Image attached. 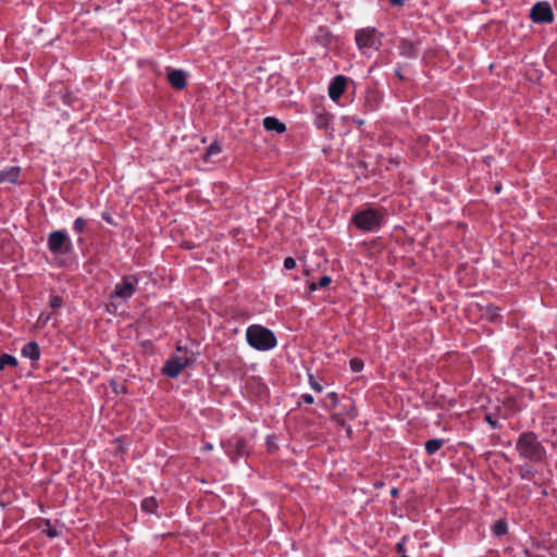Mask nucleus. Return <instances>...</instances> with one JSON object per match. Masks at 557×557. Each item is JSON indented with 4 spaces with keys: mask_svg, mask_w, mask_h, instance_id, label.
<instances>
[{
    "mask_svg": "<svg viewBox=\"0 0 557 557\" xmlns=\"http://www.w3.org/2000/svg\"><path fill=\"white\" fill-rule=\"evenodd\" d=\"M20 174H21L20 166H9L7 169H3L0 171V184H2V183L16 184V183H18Z\"/></svg>",
    "mask_w": 557,
    "mask_h": 557,
    "instance_id": "nucleus-13",
    "label": "nucleus"
},
{
    "mask_svg": "<svg viewBox=\"0 0 557 557\" xmlns=\"http://www.w3.org/2000/svg\"><path fill=\"white\" fill-rule=\"evenodd\" d=\"M221 151V146L219 143L213 141L206 151V158H210L213 154H218Z\"/></svg>",
    "mask_w": 557,
    "mask_h": 557,
    "instance_id": "nucleus-23",
    "label": "nucleus"
},
{
    "mask_svg": "<svg viewBox=\"0 0 557 557\" xmlns=\"http://www.w3.org/2000/svg\"><path fill=\"white\" fill-rule=\"evenodd\" d=\"M137 283L138 278L134 275L123 277L122 282L115 285L111 298L129 299L136 292Z\"/></svg>",
    "mask_w": 557,
    "mask_h": 557,
    "instance_id": "nucleus-7",
    "label": "nucleus"
},
{
    "mask_svg": "<svg viewBox=\"0 0 557 557\" xmlns=\"http://www.w3.org/2000/svg\"><path fill=\"white\" fill-rule=\"evenodd\" d=\"M141 509L147 513H157L158 500L152 496L144 498Z\"/></svg>",
    "mask_w": 557,
    "mask_h": 557,
    "instance_id": "nucleus-17",
    "label": "nucleus"
},
{
    "mask_svg": "<svg viewBox=\"0 0 557 557\" xmlns=\"http://www.w3.org/2000/svg\"><path fill=\"white\" fill-rule=\"evenodd\" d=\"M7 366L16 367L17 359L9 354H2L0 356V371H2Z\"/></svg>",
    "mask_w": 557,
    "mask_h": 557,
    "instance_id": "nucleus-18",
    "label": "nucleus"
},
{
    "mask_svg": "<svg viewBox=\"0 0 557 557\" xmlns=\"http://www.w3.org/2000/svg\"><path fill=\"white\" fill-rule=\"evenodd\" d=\"M101 216H102V219H103L107 223L112 224V225H113V224H115V223H114V221H113V219H112V216H111V214H110L109 212H103V213L101 214Z\"/></svg>",
    "mask_w": 557,
    "mask_h": 557,
    "instance_id": "nucleus-33",
    "label": "nucleus"
},
{
    "mask_svg": "<svg viewBox=\"0 0 557 557\" xmlns=\"http://www.w3.org/2000/svg\"><path fill=\"white\" fill-rule=\"evenodd\" d=\"M168 81L175 89H184L186 87V74L183 70H171L168 73Z\"/></svg>",
    "mask_w": 557,
    "mask_h": 557,
    "instance_id": "nucleus-11",
    "label": "nucleus"
},
{
    "mask_svg": "<svg viewBox=\"0 0 557 557\" xmlns=\"http://www.w3.org/2000/svg\"><path fill=\"white\" fill-rule=\"evenodd\" d=\"M50 320V314L49 313H41L38 318V323L45 325L48 323V321Z\"/></svg>",
    "mask_w": 557,
    "mask_h": 557,
    "instance_id": "nucleus-30",
    "label": "nucleus"
},
{
    "mask_svg": "<svg viewBox=\"0 0 557 557\" xmlns=\"http://www.w3.org/2000/svg\"><path fill=\"white\" fill-rule=\"evenodd\" d=\"M329 397L332 400V405L335 407L337 405V403H338L337 394L332 392V393L329 394Z\"/></svg>",
    "mask_w": 557,
    "mask_h": 557,
    "instance_id": "nucleus-35",
    "label": "nucleus"
},
{
    "mask_svg": "<svg viewBox=\"0 0 557 557\" xmlns=\"http://www.w3.org/2000/svg\"><path fill=\"white\" fill-rule=\"evenodd\" d=\"M301 399H302V401H304L305 404H308V405H311V404H313V401H314L313 396H312V395H310V394H304V395L301 396Z\"/></svg>",
    "mask_w": 557,
    "mask_h": 557,
    "instance_id": "nucleus-31",
    "label": "nucleus"
},
{
    "mask_svg": "<svg viewBox=\"0 0 557 557\" xmlns=\"http://www.w3.org/2000/svg\"><path fill=\"white\" fill-rule=\"evenodd\" d=\"M391 493H392V495L396 496L398 494V491H397V488H393Z\"/></svg>",
    "mask_w": 557,
    "mask_h": 557,
    "instance_id": "nucleus-38",
    "label": "nucleus"
},
{
    "mask_svg": "<svg viewBox=\"0 0 557 557\" xmlns=\"http://www.w3.org/2000/svg\"><path fill=\"white\" fill-rule=\"evenodd\" d=\"M492 530H493L494 535L503 536L507 533L508 527H507V523L505 520H497L493 524Z\"/></svg>",
    "mask_w": 557,
    "mask_h": 557,
    "instance_id": "nucleus-20",
    "label": "nucleus"
},
{
    "mask_svg": "<svg viewBox=\"0 0 557 557\" xmlns=\"http://www.w3.org/2000/svg\"><path fill=\"white\" fill-rule=\"evenodd\" d=\"M296 267V261L294 258L292 257H287L285 258L284 260V268L287 269V270H292Z\"/></svg>",
    "mask_w": 557,
    "mask_h": 557,
    "instance_id": "nucleus-29",
    "label": "nucleus"
},
{
    "mask_svg": "<svg viewBox=\"0 0 557 557\" xmlns=\"http://www.w3.org/2000/svg\"><path fill=\"white\" fill-rule=\"evenodd\" d=\"M191 362H194L191 357L173 356L164 363L162 373L168 377H176Z\"/></svg>",
    "mask_w": 557,
    "mask_h": 557,
    "instance_id": "nucleus-8",
    "label": "nucleus"
},
{
    "mask_svg": "<svg viewBox=\"0 0 557 557\" xmlns=\"http://www.w3.org/2000/svg\"><path fill=\"white\" fill-rule=\"evenodd\" d=\"M485 421H486V422L491 425V428H492V429H494V430H497V429H500V428H502L500 423H499L497 420L493 419V417H492L491 414H486V416H485Z\"/></svg>",
    "mask_w": 557,
    "mask_h": 557,
    "instance_id": "nucleus-27",
    "label": "nucleus"
},
{
    "mask_svg": "<svg viewBox=\"0 0 557 557\" xmlns=\"http://www.w3.org/2000/svg\"><path fill=\"white\" fill-rule=\"evenodd\" d=\"M22 356L33 361L40 359V348L37 342H29L22 348Z\"/></svg>",
    "mask_w": 557,
    "mask_h": 557,
    "instance_id": "nucleus-14",
    "label": "nucleus"
},
{
    "mask_svg": "<svg viewBox=\"0 0 557 557\" xmlns=\"http://www.w3.org/2000/svg\"><path fill=\"white\" fill-rule=\"evenodd\" d=\"M355 40L360 50H379L382 45V34L374 27H366L356 32Z\"/></svg>",
    "mask_w": 557,
    "mask_h": 557,
    "instance_id": "nucleus-4",
    "label": "nucleus"
},
{
    "mask_svg": "<svg viewBox=\"0 0 557 557\" xmlns=\"http://www.w3.org/2000/svg\"><path fill=\"white\" fill-rule=\"evenodd\" d=\"M348 78L344 75H336L329 85V96L333 101H338L346 90Z\"/></svg>",
    "mask_w": 557,
    "mask_h": 557,
    "instance_id": "nucleus-10",
    "label": "nucleus"
},
{
    "mask_svg": "<svg viewBox=\"0 0 557 557\" xmlns=\"http://www.w3.org/2000/svg\"><path fill=\"white\" fill-rule=\"evenodd\" d=\"M205 449H208V450L212 449V445L211 444H206L205 445Z\"/></svg>",
    "mask_w": 557,
    "mask_h": 557,
    "instance_id": "nucleus-37",
    "label": "nucleus"
},
{
    "mask_svg": "<svg viewBox=\"0 0 557 557\" xmlns=\"http://www.w3.org/2000/svg\"><path fill=\"white\" fill-rule=\"evenodd\" d=\"M49 306L52 310H57L63 306V299L59 295H52L50 297Z\"/></svg>",
    "mask_w": 557,
    "mask_h": 557,
    "instance_id": "nucleus-21",
    "label": "nucleus"
},
{
    "mask_svg": "<svg viewBox=\"0 0 557 557\" xmlns=\"http://www.w3.org/2000/svg\"><path fill=\"white\" fill-rule=\"evenodd\" d=\"M332 280L329 275L322 276L319 282H311L309 284V290L314 292L318 288H324L331 284Z\"/></svg>",
    "mask_w": 557,
    "mask_h": 557,
    "instance_id": "nucleus-19",
    "label": "nucleus"
},
{
    "mask_svg": "<svg viewBox=\"0 0 557 557\" xmlns=\"http://www.w3.org/2000/svg\"><path fill=\"white\" fill-rule=\"evenodd\" d=\"M520 476L523 480H531L534 476V471L529 468L521 469Z\"/></svg>",
    "mask_w": 557,
    "mask_h": 557,
    "instance_id": "nucleus-28",
    "label": "nucleus"
},
{
    "mask_svg": "<svg viewBox=\"0 0 557 557\" xmlns=\"http://www.w3.org/2000/svg\"><path fill=\"white\" fill-rule=\"evenodd\" d=\"M177 351H183V348L181 346L177 347Z\"/></svg>",
    "mask_w": 557,
    "mask_h": 557,
    "instance_id": "nucleus-39",
    "label": "nucleus"
},
{
    "mask_svg": "<svg viewBox=\"0 0 557 557\" xmlns=\"http://www.w3.org/2000/svg\"><path fill=\"white\" fill-rule=\"evenodd\" d=\"M327 124V120L326 117H324L323 115H320L317 120V125L320 127V128H323L325 127Z\"/></svg>",
    "mask_w": 557,
    "mask_h": 557,
    "instance_id": "nucleus-32",
    "label": "nucleus"
},
{
    "mask_svg": "<svg viewBox=\"0 0 557 557\" xmlns=\"http://www.w3.org/2000/svg\"><path fill=\"white\" fill-rule=\"evenodd\" d=\"M349 366L352 372H360L363 369V361L359 358H352L349 361Z\"/></svg>",
    "mask_w": 557,
    "mask_h": 557,
    "instance_id": "nucleus-22",
    "label": "nucleus"
},
{
    "mask_svg": "<svg viewBox=\"0 0 557 557\" xmlns=\"http://www.w3.org/2000/svg\"><path fill=\"white\" fill-rule=\"evenodd\" d=\"M222 445L232 462H236L240 457L248 455V444L242 437H233Z\"/></svg>",
    "mask_w": 557,
    "mask_h": 557,
    "instance_id": "nucleus-6",
    "label": "nucleus"
},
{
    "mask_svg": "<svg viewBox=\"0 0 557 557\" xmlns=\"http://www.w3.org/2000/svg\"><path fill=\"white\" fill-rule=\"evenodd\" d=\"M309 384L311 386V388L318 393H321L322 392V385L315 380L314 375L313 374H309Z\"/></svg>",
    "mask_w": 557,
    "mask_h": 557,
    "instance_id": "nucleus-26",
    "label": "nucleus"
},
{
    "mask_svg": "<svg viewBox=\"0 0 557 557\" xmlns=\"http://www.w3.org/2000/svg\"><path fill=\"white\" fill-rule=\"evenodd\" d=\"M400 55L413 59L419 54L418 44L408 39H401L399 45Z\"/></svg>",
    "mask_w": 557,
    "mask_h": 557,
    "instance_id": "nucleus-12",
    "label": "nucleus"
},
{
    "mask_svg": "<svg viewBox=\"0 0 557 557\" xmlns=\"http://www.w3.org/2000/svg\"><path fill=\"white\" fill-rule=\"evenodd\" d=\"M86 224H87L86 220L79 216V218L75 219V221L73 223V230L76 233H82L85 230Z\"/></svg>",
    "mask_w": 557,
    "mask_h": 557,
    "instance_id": "nucleus-25",
    "label": "nucleus"
},
{
    "mask_svg": "<svg viewBox=\"0 0 557 557\" xmlns=\"http://www.w3.org/2000/svg\"><path fill=\"white\" fill-rule=\"evenodd\" d=\"M395 74H396V76H397L399 79H404V78H405V77H404V75H403V73H401V70H400V69L395 70Z\"/></svg>",
    "mask_w": 557,
    "mask_h": 557,
    "instance_id": "nucleus-36",
    "label": "nucleus"
},
{
    "mask_svg": "<svg viewBox=\"0 0 557 557\" xmlns=\"http://www.w3.org/2000/svg\"><path fill=\"white\" fill-rule=\"evenodd\" d=\"M487 312L491 313V320H494L496 317H498L497 309L493 306L487 307Z\"/></svg>",
    "mask_w": 557,
    "mask_h": 557,
    "instance_id": "nucleus-34",
    "label": "nucleus"
},
{
    "mask_svg": "<svg viewBox=\"0 0 557 557\" xmlns=\"http://www.w3.org/2000/svg\"><path fill=\"white\" fill-rule=\"evenodd\" d=\"M47 245L52 255H65L72 250V242L65 231L51 232Z\"/></svg>",
    "mask_w": 557,
    "mask_h": 557,
    "instance_id": "nucleus-5",
    "label": "nucleus"
},
{
    "mask_svg": "<svg viewBox=\"0 0 557 557\" xmlns=\"http://www.w3.org/2000/svg\"><path fill=\"white\" fill-rule=\"evenodd\" d=\"M263 126L267 131L276 132L282 134L286 131V126L283 122L274 116H268L263 120Z\"/></svg>",
    "mask_w": 557,
    "mask_h": 557,
    "instance_id": "nucleus-15",
    "label": "nucleus"
},
{
    "mask_svg": "<svg viewBox=\"0 0 557 557\" xmlns=\"http://www.w3.org/2000/svg\"><path fill=\"white\" fill-rule=\"evenodd\" d=\"M247 343L255 349L267 351L277 344L274 333L261 325L253 324L246 330Z\"/></svg>",
    "mask_w": 557,
    "mask_h": 557,
    "instance_id": "nucleus-2",
    "label": "nucleus"
},
{
    "mask_svg": "<svg viewBox=\"0 0 557 557\" xmlns=\"http://www.w3.org/2000/svg\"><path fill=\"white\" fill-rule=\"evenodd\" d=\"M496 191H499L500 190V187L499 186H496L495 187Z\"/></svg>",
    "mask_w": 557,
    "mask_h": 557,
    "instance_id": "nucleus-40",
    "label": "nucleus"
},
{
    "mask_svg": "<svg viewBox=\"0 0 557 557\" xmlns=\"http://www.w3.org/2000/svg\"><path fill=\"white\" fill-rule=\"evenodd\" d=\"M46 524L47 529L44 530L42 532L50 539L58 537L60 533L54 527L51 525L49 520L46 521Z\"/></svg>",
    "mask_w": 557,
    "mask_h": 557,
    "instance_id": "nucleus-24",
    "label": "nucleus"
},
{
    "mask_svg": "<svg viewBox=\"0 0 557 557\" xmlns=\"http://www.w3.org/2000/svg\"><path fill=\"white\" fill-rule=\"evenodd\" d=\"M530 17L535 23H550L554 20V13L548 2H537L530 12Z\"/></svg>",
    "mask_w": 557,
    "mask_h": 557,
    "instance_id": "nucleus-9",
    "label": "nucleus"
},
{
    "mask_svg": "<svg viewBox=\"0 0 557 557\" xmlns=\"http://www.w3.org/2000/svg\"><path fill=\"white\" fill-rule=\"evenodd\" d=\"M516 449L520 458L533 463L542 462L546 457V449L532 431L521 433L516 441Z\"/></svg>",
    "mask_w": 557,
    "mask_h": 557,
    "instance_id": "nucleus-1",
    "label": "nucleus"
},
{
    "mask_svg": "<svg viewBox=\"0 0 557 557\" xmlns=\"http://www.w3.org/2000/svg\"><path fill=\"white\" fill-rule=\"evenodd\" d=\"M445 444V441L442 438H432L425 443V451L428 455L432 456L436 454Z\"/></svg>",
    "mask_w": 557,
    "mask_h": 557,
    "instance_id": "nucleus-16",
    "label": "nucleus"
},
{
    "mask_svg": "<svg viewBox=\"0 0 557 557\" xmlns=\"http://www.w3.org/2000/svg\"><path fill=\"white\" fill-rule=\"evenodd\" d=\"M383 219L380 210L367 208L352 215V223L362 232H376L382 226Z\"/></svg>",
    "mask_w": 557,
    "mask_h": 557,
    "instance_id": "nucleus-3",
    "label": "nucleus"
}]
</instances>
